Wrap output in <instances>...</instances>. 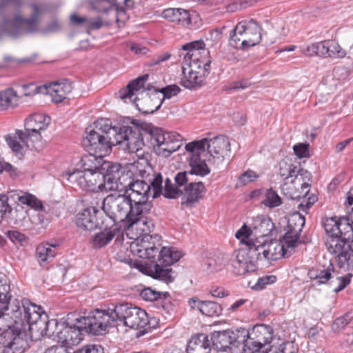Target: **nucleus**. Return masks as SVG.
I'll use <instances>...</instances> for the list:
<instances>
[{
	"label": "nucleus",
	"instance_id": "c85d7f7f",
	"mask_svg": "<svg viewBox=\"0 0 353 353\" xmlns=\"http://www.w3.org/2000/svg\"><path fill=\"white\" fill-rule=\"evenodd\" d=\"M114 225H111L105 221V224L99 228L103 230L93 236L92 239V246L94 248H101L107 245L115 236L117 228H112Z\"/></svg>",
	"mask_w": 353,
	"mask_h": 353
},
{
	"label": "nucleus",
	"instance_id": "79ce46f5",
	"mask_svg": "<svg viewBox=\"0 0 353 353\" xmlns=\"http://www.w3.org/2000/svg\"><path fill=\"white\" fill-rule=\"evenodd\" d=\"M91 6L94 10L100 12H107L113 8L118 12H125L124 8L117 4V0H92Z\"/></svg>",
	"mask_w": 353,
	"mask_h": 353
},
{
	"label": "nucleus",
	"instance_id": "393cba45",
	"mask_svg": "<svg viewBox=\"0 0 353 353\" xmlns=\"http://www.w3.org/2000/svg\"><path fill=\"white\" fill-rule=\"evenodd\" d=\"M252 231L245 224H244L235 234L236 239L244 245L242 249H245L247 252V256L249 259L251 270H254L256 263L259 261V253L256 251V243L250 236Z\"/></svg>",
	"mask_w": 353,
	"mask_h": 353
},
{
	"label": "nucleus",
	"instance_id": "473e14b6",
	"mask_svg": "<svg viewBox=\"0 0 353 353\" xmlns=\"http://www.w3.org/2000/svg\"><path fill=\"white\" fill-rule=\"evenodd\" d=\"M187 353H210V343L205 334H199L192 336L187 347Z\"/></svg>",
	"mask_w": 353,
	"mask_h": 353
},
{
	"label": "nucleus",
	"instance_id": "e2e57ef3",
	"mask_svg": "<svg viewBox=\"0 0 353 353\" xmlns=\"http://www.w3.org/2000/svg\"><path fill=\"white\" fill-rule=\"evenodd\" d=\"M256 173L252 170H247L242 173L239 177V183L245 185L248 183L255 181L258 178Z\"/></svg>",
	"mask_w": 353,
	"mask_h": 353
},
{
	"label": "nucleus",
	"instance_id": "5fc2aeb1",
	"mask_svg": "<svg viewBox=\"0 0 353 353\" xmlns=\"http://www.w3.org/2000/svg\"><path fill=\"white\" fill-rule=\"evenodd\" d=\"M262 203L268 207H277L281 204V199L277 193L272 188L267 190L265 193V199Z\"/></svg>",
	"mask_w": 353,
	"mask_h": 353
},
{
	"label": "nucleus",
	"instance_id": "0eeeda50",
	"mask_svg": "<svg viewBox=\"0 0 353 353\" xmlns=\"http://www.w3.org/2000/svg\"><path fill=\"white\" fill-rule=\"evenodd\" d=\"M4 312L0 310V350L2 353H23L27 345L23 339L26 332L25 322L21 319L3 325L6 316Z\"/></svg>",
	"mask_w": 353,
	"mask_h": 353
},
{
	"label": "nucleus",
	"instance_id": "c03bdc74",
	"mask_svg": "<svg viewBox=\"0 0 353 353\" xmlns=\"http://www.w3.org/2000/svg\"><path fill=\"white\" fill-rule=\"evenodd\" d=\"M328 50V41H323L307 46L303 52L308 56L327 57Z\"/></svg>",
	"mask_w": 353,
	"mask_h": 353
},
{
	"label": "nucleus",
	"instance_id": "c756f323",
	"mask_svg": "<svg viewBox=\"0 0 353 353\" xmlns=\"http://www.w3.org/2000/svg\"><path fill=\"white\" fill-rule=\"evenodd\" d=\"M230 261H231L234 273L237 275H243L246 272L252 271L250 264L249 263V259L247 256L246 250L242 249V248L234 252L233 258L230 259Z\"/></svg>",
	"mask_w": 353,
	"mask_h": 353
},
{
	"label": "nucleus",
	"instance_id": "aec40b11",
	"mask_svg": "<svg viewBox=\"0 0 353 353\" xmlns=\"http://www.w3.org/2000/svg\"><path fill=\"white\" fill-rule=\"evenodd\" d=\"M77 226L82 230L92 231L105 224L103 212L95 207L84 209L76 216Z\"/></svg>",
	"mask_w": 353,
	"mask_h": 353
},
{
	"label": "nucleus",
	"instance_id": "2eb2a0df",
	"mask_svg": "<svg viewBox=\"0 0 353 353\" xmlns=\"http://www.w3.org/2000/svg\"><path fill=\"white\" fill-rule=\"evenodd\" d=\"M182 256L181 252L172 248L162 247L157 263H150L148 276L166 283L174 281V272L169 267Z\"/></svg>",
	"mask_w": 353,
	"mask_h": 353
},
{
	"label": "nucleus",
	"instance_id": "f257e3e1",
	"mask_svg": "<svg viewBox=\"0 0 353 353\" xmlns=\"http://www.w3.org/2000/svg\"><path fill=\"white\" fill-rule=\"evenodd\" d=\"M22 5V0H0V40L5 36L18 39L39 30L41 6L30 3L31 15L27 18L19 11Z\"/></svg>",
	"mask_w": 353,
	"mask_h": 353
},
{
	"label": "nucleus",
	"instance_id": "9d476101",
	"mask_svg": "<svg viewBox=\"0 0 353 353\" xmlns=\"http://www.w3.org/2000/svg\"><path fill=\"white\" fill-rule=\"evenodd\" d=\"M261 28L254 19L239 22L230 31V45L236 49H247L259 44L261 40Z\"/></svg>",
	"mask_w": 353,
	"mask_h": 353
},
{
	"label": "nucleus",
	"instance_id": "f03ea898",
	"mask_svg": "<svg viewBox=\"0 0 353 353\" xmlns=\"http://www.w3.org/2000/svg\"><path fill=\"white\" fill-rule=\"evenodd\" d=\"M191 170L189 172H178L175 177V184H172L169 179L165 181L163 195L166 198L176 199L183 195L185 200L181 204L191 206L194 203L198 202L205 192L203 183L201 181H194L192 177L194 175L204 176L210 172L205 160H201L197 155L190 159Z\"/></svg>",
	"mask_w": 353,
	"mask_h": 353
},
{
	"label": "nucleus",
	"instance_id": "20e7f679",
	"mask_svg": "<svg viewBox=\"0 0 353 353\" xmlns=\"http://www.w3.org/2000/svg\"><path fill=\"white\" fill-rule=\"evenodd\" d=\"M142 179L135 181L130 179L129 185L123 190L124 194L131 203V210L137 214L139 209L141 212H150L152 204L148 201L150 189L153 190V198H157L160 194L163 195L161 174L148 172L145 170H140Z\"/></svg>",
	"mask_w": 353,
	"mask_h": 353
},
{
	"label": "nucleus",
	"instance_id": "0e129e2a",
	"mask_svg": "<svg viewBox=\"0 0 353 353\" xmlns=\"http://www.w3.org/2000/svg\"><path fill=\"white\" fill-rule=\"evenodd\" d=\"M309 144L308 143H298L293 146V150L295 154L299 158H304L309 157Z\"/></svg>",
	"mask_w": 353,
	"mask_h": 353
},
{
	"label": "nucleus",
	"instance_id": "4d7b16f0",
	"mask_svg": "<svg viewBox=\"0 0 353 353\" xmlns=\"http://www.w3.org/2000/svg\"><path fill=\"white\" fill-rule=\"evenodd\" d=\"M327 57L343 58L346 55V52L338 43L328 41Z\"/></svg>",
	"mask_w": 353,
	"mask_h": 353
},
{
	"label": "nucleus",
	"instance_id": "58836bf2",
	"mask_svg": "<svg viewBox=\"0 0 353 353\" xmlns=\"http://www.w3.org/2000/svg\"><path fill=\"white\" fill-rule=\"evenodd\" d=\"M10 285L7 276L0 273V310L7 311L12 296L10 294Z\"/></svg>",
	"mask_w": 353,
	"mask_h": 353
},
{
	"label": "nucleus",
	"instance_id": "6e6d98bb",
	"mask_svg": "<svg viewBox=\"0 0 353 353\" xmlns=\"http://www.w3.org/2000/svg\"><path fill=\"white\" fill-rule=\"evenodd\" d=\"M26 216V212L23 210V207H20L19 209H12L10 208L7 220L13 222L15 224L22 222Z\"/></svg>",
	"mask_w": 353,
	"mask_h": 353
},
{
	"label": "nucleus",
	"instance_id": "ea45409f",
	"mask_svg": "<svg viewBox=\"0 0 353 353\" xmlns=\"http://www.w3.org/2000/svg\"><path fill=\"white\" fill-rule=\"evenodd\" d=\"M87 183L89 185V191L97 192L105 190L103 185V177L101 168L95 171L87 170Z\"/></svg>",
	"mask_w": 353,
	"mask_h": 353
},
{
	"label": "nucleus",
	"instance_id": "f3484780",
	"mask_svg": "<svg viewBox=\"0 0 353 353\" xmlns=\"http://www.w3.org/2000/svg\"><path fill=\"white\" fill-rule=\"evenodd\" d=\"M211 61L202 62L199 59H194L192 61L183 63V79L181 85L188 89H196L201 87L210 74Z\"/></svg>",
	"mask_w": 353,
	"mask_h": 353
},
{
	"label": "nucleus",
	"instance_id": "a18cd8bd",
	"mask_svg": "<svg viewBox=\"0 0 353 353\" xmlns=\"http://www.w3.org/2000/svg\"><path fill=\"white\" fill-rule=\"evenodd\" d=\"M205 43L203 41H194L182 46V49L184 50H189L184 57V62L192 61L194 59H198L196 57L199 55V50H203Z\"/></svg>",
	"mask_w": 353,
	"mask_h": 353
},
{
	"label": "nucleus",
	"instance_id": "39448f33",
	"mask_svg": "<svg viewBox=\"0 0 353 353\" xmlns=\"http://www.w3.org/2000/svg\"><path fill=\"white\" fill-rule=\"evenodd\" d=\"M22 307L15 305L16 309H12L13 314L17 317L18 314L21 315L23 310L26 330L28 329L30 333L36 332L41 335H46L56 341L57 334L59 332V325L62 322H58L57 319H48V316L42 310L41 307L32 303L28 299H23Z\"/></svg>",
	"mask_w": 353,
	"mask_h": 353
},
{
	"label": "nucleus",
	"instance_id": "ddd939ff",
	"mask_svg": "<svg viewBox=\"0 0 353 353\" xmlns=\"http://www.w3.org/2000/svg\"><path fill=\"white\" fill-rule=\"evenodd\" d=\"M103 214L105 216L104 220L114 225L117 221L125 219L128 221L131 214V203L124 194H111L103 199Z\"/></svg>",
	"mask_w": 353,
	"mask_h": 353
},
{
	"label": "nucleus",
	"instance_id": "72a5a7b5",
	"mask_svg": "<svg viewBox=\"0 0 353 353\" xmlns=\"http://www.w3.org/2000/svg\"><path fill=\"white\" fill-rule=\"evenodd\" d=\"M305 190L303 191L300 187H298L293 192H284V194L292 200H299L302 198L303 201L299 205V208L307 212V210L317 201L318 198L314 194L308 196L309 192L305 195Z\"/></svg>",
	"mask_w": 353,
	"mask_h": 353
},
{
	"label": "nucleus",
	"instance_id": "864d4df0",
	"mask_svg": "<svg viewBox=\"0 0 353 353\" xmlns=\"http://www.w3.org/2000/svg\"><path fill=\"white\" fill-rule=\"evenodd\" d=\"M208 139H203L201 141H193L186 144L185 150L191 153V157H190V159L194 155H197L199 158L201 159L200 153L201 152L205 151V148ZM189 162L190 163V160L189 161Z\"/></svg>",
	"mask_w": 353,
	"mask_h": 353
},
{
	"label": "nucleus",
	"instance_id": "cd10ccee",
	"mask_svg": "<svg viewBox=\"0 0 353 353\" xmlns=\"http://www.w3.org/2000/svg\"><path fill=\"white\" fill-rule=\"evenodd\" d=\"M140 210L141 209H139L137 214L135 212L132 213V210H131L130 219H128V221L127 222L128 228H132L137 230H139V234L142 236L150 235V233L154 229V225L152 221L146 216L150 212H142Z\"/></svg>",
	"mask_w": 353,
	"mask_h": 353
},
{
	"label": "nucleus",
	"instance_id": "69168bd1",
	"mask_svg": "<svg viewBox=\"0 0 353 353\" xmlns=\"http://www.w3.org/2000/svg\"><path fill=\"white\" fill-rule=\"evenodd\" d=\"M161 292H156L151 288H145L141 292V296L145 301H152L157 300L161 295Z\"/></svg>",
	"mask_w": 353,
	"mask_h": 353
},
{
	"label": "nucleus",
	"instance_id": "e433bc0d",
	"mask_svg": "<svg viewBox=\"0 0 353 353\" xmlns=\"http://www.w3.org/2000/svg\"><path fill=\"white\" fill-rule=\"evenodd\" d=\"M103 162L102 153L89 152L81 157L80 165L83 170L95 171L101 169Z\"/></svg>",
	"mask_w": 353,
	"mask_h": 353
},
{
	"label": "nucleus",
	"instance_id": "a19ab883",
	"mask_svg": "<svg viewBox=\"0 0 353 353\" xmlns=\"http://www.w3.org/2000/svg\"><path fill=\"white\" fill-rule=\"evenodd\" d=\"M274 225L270 218H258L256 224L253 225V229L256 234L259 236H267L273 234Z\"/></svg>",
	"mask_w": 353,
	"mask_h": 353
},
{
	"label": "nucleus",
	"instance_id": "4468645a",
	"mask_svg": "<svg viewBox=\"0 0 353 353\" xmlns=\"http://www.w3.org/2000/svg\"><path fill=\"white\" fill-rule=\"evenodd\" d=\"M114 321H120L127 327L133 329L150 328L148 316L145 310L130 303H119L112 309Z\"/></svg>",
	"mask_w": 353,
	"mask_h": 353
},
{
	"label": "nucleus",
	"instance_id": "dca6fc26",
	"mask_svg": "<svg viewBox=\"0 0 353 353\" xmlns=\"http://www.w3.org/2000/svg\"><path fill=\"white\" fill-rule=\"evenodd\" d=\"M105 190L122 191L129 185L133 173L121 164L103 161L101 165Z\"/></svg>",
	"mask_w": 353,
	"mask_h": 353
},
{
	"label": "nucleus",
	"instance_id": "b1692460",
	"mask_svg": "<svg viewBox=\"0 0 353 353\" xmlns=\"http://www.w3.org/2000/svg\"><path fill=\"white\" fill-rule=\"evenodd\" d=\"M149 75L148 74H143L141 77H139L136 79L130 81L126 87L121 89L119 92V97L123 100L125 102L129 99L131 102L134 103L136 106L139 108L140 111L141 109L139 108L138 103H137V97L134 96L136 94V92H139L141 88L143 87L145 82L148 79ZM150 99L152 102H153V105L149 107L146 110L149 109H154L155 107L159 103V101L157 99L152 100V95L150 97ZM144 113L148 114L149 112H145V110H142Z\"/></svg>",
	"mask_w": 353,
	"mask_h": 353
},
{
	"label": "nucleus",
	"instance_id": "a211bd4d",
	"mask_svg": "<svg viewBox=\"0 0 353 353\" xmlns=\"http://www.w3.org/2000/svg\"><path fill=\"white\" fill-rule=\"evenodd\" d=\"M108 311L111 312L97 309L91 312L88 316L77 319L80 330L92 335L104 334L108 327L110 326V322L114 321L112 309L108 308Z\"/></svg>",
	"mask_w": 353,
	"mask_h": 353
},
{
	"label": "nucleus",
	"instance_id": "423d86ee",
	"mask_svg": "<svg viewBox=\"0 0 353 353\" xmlns=\"http://www.w3.org/2000/svg\"><path fill=\"white\" fill-rule=\"evenodd\" d=\"M132 126L120 124L114 125V130L117 134H114L112 138L114 141L113 145H119L125 152L137 153L145 145L144 139L149 140L150 134L148 130H145V125H151L145 122L132 119L130 122Z\"/></svg>",
	"mask_w": 353,
	"mask_h": 353
},
{
	"label": "nucleus",
	"instance_id": "37998d69",
	"mask_svg": "<svg viewBox=\"0 0 353 353\" xmlns=\"http://www.w3.org/2000/svg\"><path fill=\"white\" fill-rule=\"evenodd\" d=\"M268 248L270 249V255L272 259H269V261L276 260L280 256L288 257L290 254L288 253L286 248L287 245L285 243L284 236L281 240L280 243L277 241H271L268 243Z\"/></svg>",
	"mask_w": 353,
	"mask_h": 353
},
{
	"label": "nucleus",
	"instance_id": "3c124183",
	"mask_svg": "<svg viewBox=\"0 0 353 353\" xmlns=\"http://www.w3.org/2000/svg\"><path fill=\"white\" fill-rule=\"evenodd\" d=\"M201 313L208 316H218L221 314V305L214 301H203Z\"/></svg>",
	"mask_w": 353,
	"mask_h": 353
},
{
	"label": "nucleus",
	"instance_id": "13d9d810",
	"mask_svg": "<svg viewBox=\"0 0 353 353\" xmlns=\"http://www.w3.org/2000/svg\"><path fill=\"white\" fill-rule=\"evenodd\" d=\"M263 347L261 345L256 343V340L250 334V337L247 339L245 344L243 345L242 351L243 353H256Z\"/></svg>",
	"mask_w": 353,
	"mask_h": 353
},
{
	"label": "nucleus",
	"instance_id": "6ab92c4d",
	"mask_svg": "<svg viewBox=\"0 0 353 353\" xmlns=\"http://www.w3.org/2000/svg\"><path fill=\"white\" fill-rule=\"evenodd\" d=\"M17 138L31 150H39L42 147L41 132L17 130L15 134H8L5 137L8 145L16 154H22V147L17 141Z\"/></svg>",
	"mask_w": 353,
	"mask_h": 353
},
{
	"label": "nucleus",
	"instance_id": "680f3d73",
	"mask_svg": "<svg viewBox=\"0 0 353 353\" xmlns=\"http://www.w3.org/2000/svg\"><path fill=\"white\" fill-rule=\"evenodd\" d=\"M276 280V277L274 275H268L258 279L256 284L252 287V289L260 290L265 288L268 284L274 283Z\"/></svg>",
	"mask_w": 353,
	"mask_h": 353
},
{
	"label": "nucleus",
	"instance_id": "774afa93",
	"mask_svg": "<svg viewBox=\"0 0 353 353\" xmlns=\"http://www.w3.org/2000/svg\"><path fill=\"white\" fill-rule=\"evenodd\" d=\"M350 279L348 276H337L335 281H332V283L334 282L337 283L336 286L333 287V291L339 292L343 290L350 283Z\"/></svg>",
	"mask_w": 353,
	"mask_h": 353
},
{
	"label": "nucleus",
	"instance_id": "bb28decb",
	"mask_svg": "<svg viewBox=\"0 0 353 353\" xmlns=\"http://www.w3.org/2000/svg\"><path fill=\"white\" fill-rule=\"evenodd\" d=\"M163 17L168 21L179 26L193 28L195 27L196 14H191L189 11L182 8H168L163 10Z\"/></svg>",
	"mask_w": 353,
	"mask_h": 353
},
{
	"label": "nucleus",
	"instance_id": "603ef678",
	"mask_svg": "<svg viewBox=\"0 0 353 353\" xmlns=\"http://www.w3.org/2000/svg\"><path fill=\"white\" fill-rule=\"evenodd\" d=\"M19 198V202L21 204L27 205L28 206L35 210H42L43 205L41 202L38 200L34 195L28 192H21V195Z\"/></svg>",
	"mask_w": 353,
	"mask_h": 353
},
{
	"label": "nucleus",
	"instance_id": "2f4dec72",
	"mask_svg": "<svg viewBox=\"0 0 353 353\" xmlns=\"http://www.w3.org/2000/svg\"><path fill=\"white\" fill-rule=\"evenodd\" d=\"M50 122L51 119L49 116L41 113H34L26 119L25 130L41 132L48 127Z\"/></svg>",
	"mask_w": 353,
	"mask_h": 353
},
{
	"label": "nucleus",
	"instance_id": "bf43d9fd",
	"mask_svg": "<svg viewBox=\"0 0 353 353\" xmlns=\"http://www.w3.org/2000/svg\"><path fill=\"white\" fill-rule=\"evenodd\" d=\"M256 243V251L259 253V261H262L263 259L269 261V259H272L270 255L271 250L268 248V243L267 242H260L258 239L254 240Z\"/></svg>",
	"mask_w": 353,
	"mask_h": 353
},
{
	"label": "nucleus",
	"instance_id": "412c9836",
	"mask_svg": "<svg viewBox=\"0 0 353 353\" xmlns=\"http://www.w3.org/2000/svg\"><path fill=\"white\" fill-rule=\"evenodd\" d=\"M210 157L208 159L216 165L221 163L225 157H229L230 143L228 139L224 136H217L208 140L206 143Z\"/></svg>",
	"mask_w": 353,
	"mask_h": 353
},
{
	"label": "nucleus",
	"instance_id": "9b49d317",
	"mask_svg": "<svg viewBox=\"0 0 353 353\" xmlns=\"http://www.w3.org/2000/svg\"><path fill=\"white\" fill-rule=\"evenodd\" d=\"M150 132V142L155 153L163 157H169L181 145L182 137L175 132H165L163 129L151 125H145ZM148 135V133H146Z\"/></svg>",
	"mask_w": 353,
	"mask_h": 353
},
{
	"label": "nucleus",
	"instance_id": "6e6552de",
	"mask_svg": "<svg viewBox=\"0 0 353 353\" xmlns=\"http://www.w3.org/2000/svg\"><path fill=\"white\" fill-rule=\"evenodd\" d=\"M86 136L83 138L82 144L88 152H101L111 148L114 145L112 139L117 134L114 125H111L109 119H99L94 123V128L85 130Z\"/></svg>",
	"mask_w": 353,
	"mask_h": 353
},
{
	"label": "nucleus",
	"instance_id": "338daca9",
	"mask_svg": "<svg viewBox=\"0 0 353 353\" xmlns=\"http://www.w3.org/2000/svg\"><path fill=\"white\" fill-rule=\"evenodd\" d=\"M171 53L168 52L159 54L155 57H154L151 61H148L147 65L149 67L159 65L161 63L168 61L171 57Z\"/></svg>",
	"mask_w": 353,
	"mask_h": 353
},
{
	"label": "nucleus",
	"instance_id": "4c0bfd02",
	"mask_svg": "<svg viewBox=\"0 0 353 353\" xmlns=\"http://www.w3.org/2000/svg\"><path fill=\"white\" fill-rule=\"evenodd\" d=\"M251 335L255 338L257 344L264 346L272 339V329L269 325H256L253 327Z\"/></svg>",
	"mask_w": 353,
	"mask_h": 353
},
{
	"label": "nucleus",
	"instance_id": "4be33fe9",
	"mask_svg": "<svg viewBox=\"0 0 353 353\" xmlns=\"http://www.w3.org/2000/svg\"><path fill=\"white\" fill-rule=\"evenodd\" d=\"M77 319L75 323L69 325L67 322H62L57 334L56 341L61 343L63 347H69L79 343L83 340V330H80Z\"/></svg>",
	"mask_w": 353,
	"mask_h": 353
},
{
	"label": "nucleus",
	"instance_id": "49530a36",
	"mask_svg": "<svg viewBox=\"0 0 353 353\" xmlns=\"http://www.w3.org/2000/svg\"><path fill=\"white\" fill-rule=\"evenodd\" d=\"M87 170H77L69 174L68 180L73 185L79 187L82 190L89 191V185L87 183Z\"/></svg>",
	"mask_w": 353,
	"mask_h": 353
},
{
	"label": "nucleus",
	"instance_id": "de8ad7c7",
	"mask_svg": "<svg viewBox=\"0 0 353 353\" xmlns=\"http://www.w3.org/2000/svg\"><path fill=\"white\" fill-rule=\"evenodd\" d=\"M54 248V246L48 243L39 245L36 250L38 261L41 264L43 262L51 261L56 255Z\"/></svg>",
	"mask_w": 353,
	"mask_h": 353
},
{
	"label": "nucleus",
	"instance_id": "8fccbe9b",
	"mask_svg": "<svg viewBox=\"0 0 353 353\" xmlns=\"http://www.w3.org/2000/svg\"><path fill=\"white\" fill-rule=\"evenodd\" d=\"M250 332L248 330L242 327L236 328L235 330H232L231 334L232 345L235 347H243L247 339L250 337Z\"/></svg>",
	"mask_w": 353,
	"mask_h": 353
},
{
	"label": "nucleus",
	"instance_id": "052dcab7",
	"mask_svg": "<svg viewBox=\"0 0 353 353\" xmlns=\"http://www.w3.org/2000/svg\"><path fill=\"white\" fill-rule=\"evenodd\" d=\"M334 272V265L330 263L329 266L325 269L319 272L317 283L324 284L326 283L330 279H333L332 273Z\"/></svg>",
	"mask_w": 353,
	"mask_h": 353
},
{
	"label": "nucleus",
	"instance_id": "f704fd0d",
	"mask_svg": "<svg viewBox=\"0 0 353 353\" xmlns=\"http://www.w3.org/2000/svg\"><path fill=\"white\" fill-rule=\"evenodd\" d=\"M232 330L214 331L211 334V341L214 349L217 351H226L232 345Z\"/></svg>",
	"mask_w": 353,
	"mask_h": 353
},
{
	"label": "nucleus",
	"instance_id": "09e8293b",
	"mask_svg": "<svg viewBox=\"0 0 353 353\" xmlns=\"http://www.w3.org/2000/svg\"><path fill=\"white\" fill-rule=\"evenodd\" d=\"M17 92L12 88H8L0 92V111L14 105Z\"/></svg>",
	"mask_w": 353,
	"mask_h": 353
},
{
	"label": "nucleus",
	"instance_id": "7c9ffc66",
	"mask_svg": "<svg viewBox=\"0 0 353 353\" xmlns=\"http://www.w3.org/2000/svg\"><path fill=\"white\" fill-rule=\"evenodd\" d=\"M229 261V256L225 253L212 254L206 259L204 270L209 274L220 272L225 268Z\"/></svg>",
	"mask_w": 353,
	"mask_h": 353
},
{
	"label": "nucleus",
	"instance_id": "7ed1b4c3",
	"mask_svg": "<svg viewBox=\"0 0 353 353\" xmlns=\"http://www.w3.org/2000/svg\"><path fill=\"white\" fill-rule=\"evenodd\" d=\"M323 228L327 235L325 245L328 252L334 255L341 268L350 265L353 256V228L347 217L326 218Z\"/></svg>",
	"mask_w": 353,
	"mask_h": 353
},
{
	"label": "nucleus",
	"instance_id": "c9c22d12",
	"mask_svg": "<svg viewBox=\"0 0 353 353\" xmlns=\"http://www.w3.org/2000/svg\"><path fill=\"white\" fill-rule=\"evenodd\" d=\"M180 90V88L175 84L167 85L161 89H155L154 94H152V100L157 99L160 102L155 108H151L145 110V112L154 113L157 111L161 108L165 99H170L171 97L176 96Z\"/></svg>",
	"mask_w": 353,
	"mask_h": 353
},
{
	"label": "nucleus",
	"instance_id": "1a4fd4ad",
	"mask_svg": "<svg viewBox=\"0 0 353 353\" xmlns=\"http://www.w3.org/2000/svg\"><path fill=\"white\" fill-rule=\"evenodd\" d=\"M279 175L283 180L290 182L285 183L282 187L284 192H293L298 187L305 192V195L310 192L312 174L307 170L301 168L300 165L293 163L290 159H283L279 163Z\"/></svg>",
	"mask_w": 353,
	"mask_h": 353
},
{
	"label": "nucleus",
	"instance_id": "5701e85b",
	"mask_svg": "<svg viewBox=\"0 0 353 353\" xmlns=\"http://www.w3.org/2000/svg\"><path fill=\"white\" fill-rule=\"evenodd\" d=\"M305 217L299 212H294L288 221L287 231L284 234L285 243L288 249L293 250L299 243L300 234L305 225Z\"/></svg>",
	"mask_w": 353,
	"mask_h": 353
},
{
	"label": "nucleus",
	"instance_id": "a878e982",
	"mask_svg": "<svg viewBox=\"0 0 353 353\" xmlns=\"http://www.w3.org/2000/svg\"><path fill=\"white\" fill-rule=\"evenodd\" d=\"M73 89V83L68 79H63L60 82H55L49 86H37L35 88L33 94L49 93L55 103H60L67 98Z\"/></svg>",
	"mask_w": 353,
	"mask_h": 353
},
{
	"label": "nucleus",
	"instance_id": "f8f14e48",
	"mask_svg": "<svg viewBox=\"0 0 353 353\" xmlns=\"http://www.w3.org/2000/svg\"><path fill=\"white\" fill-rule=\"evenodd\" d=\"M161 236L157 234L145 235L131 245L132 252L145 260L138 268L148 275L150 263H157L161 252Z\"/></svg>",
	"mask_w": 353,
	"mask_h": 353
}]
</instances>
